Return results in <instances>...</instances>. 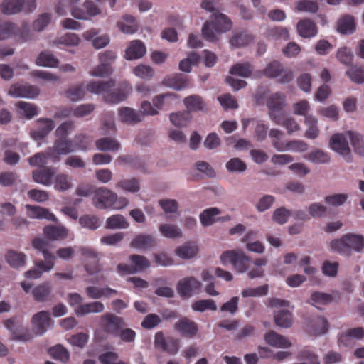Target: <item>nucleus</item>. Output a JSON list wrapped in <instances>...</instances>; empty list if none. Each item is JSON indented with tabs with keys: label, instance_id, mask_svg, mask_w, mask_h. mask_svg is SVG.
<instances>
[{
	"label": "nucleus",
	"instance_id": "8",
	"mask_svg": "<svg viewBox=\"0 0 364 364\" xmlns=\"http://www.w3.org/2000/svg\"><path fill=\"white\" fill-rule=\"evenodd\" d=\"M131 265L127 264H119L117 267V271L119 274H134L140 272L149 268L151 262L144 256L139 255H132L129 257Z\"/></svg>",
	"mask_w": 364,
	"mask_h": 364
},
{
	"label": "nucleus",
	"instance_id": "28",
	"mask_svg": "<svg viewBox=\"0 0 364 364\" xmlns=\"http://www.w3.org/2000/svg\"><path fill=\"white\" fill-rule=\"evenodd\" d=\"M52 290L53 286L50 283L43 282L32 289V295L38 302L50 301L52 299Z\"/></svg>",
	"mask_w": 364,
	"mask_h": 364
},
{
	"label": "nucleus",
	"instance_id": "61",
	"mask_svg": "<svg viewBox=\"0 0 364 364\" xmlns=\"http://www.w3.org/2000/svg\"><path fill=\"white\" fill-rule=\"evenodd\" d=\"M50 355L54 358L66 363L69 360L70 355L68 351L60 345H57L50 349Z\"/></svg>",
	"mask_w": 364,
	"mask_h": 364
},
{
	"label": "nucleus",
	"instance_id": "60",
	"mask_svg": "<svg viewBox=\"0 0 364 364\" xmlns=\"http://www.w3.org/2000/svg\"><path fill=\"white\" fill-rule=\"evenodd\" d=\"M192 308L195 311L203 312L206 310L215 311L217 309L216 304L213 299H200L195 301Z\"/></svg>",
	"mask_w": 364,
	"mask_h": 364
},
{
	"label": "nucleus",
	"instance_id": "48",
	"mask_svg": "<svg viewBox=\"0 0 364 364\" xmlns=\"http://www.w3.org/2000/svg\"><path fill=\"white\" fill-rule=\"evenodd\" d=\"M193 116L186 110L173 112L170 114L171 122L176 127H186L191 122Z\"/></svg>",
	"mask_w": 364,
	"mask_h": 364
},
{
	"label": "nucleus",
	"instance_id": "17",
	"mask_svg": "<svg viewBox=\"0 0 364 364\" xmlns=\"http://www.w3.org/2000/svg\"><path fill=\"white\" fill-rule=\"evenodd\" d=\"M154 346L156 348L168 353L170 355H175L179 350L178 340L172 338H166L161 331H158L154 338Z\"/></svg>",
	"mask_w": 364,
	"mask_h": 364
},
{
	"label": "nucleus",
	"instance_id": "9",
	"mask_svg": "<svg viewBox=\"0 0 364 364\" xmlns=\"http://www.w3.org/2000/svg\"><path fill=\"white\" fill-rule=\"evenodd\" d=\"M202 284L193 276L181 279L176 284V291L181 298L188 299L200 292Z\"/></svg>",
	"mask_w": 364,
	"mask_h": 364
},
{
	"label": "nucleus",
	"instance_id": "64",
	"mask_svg": "<svg viewBox=\"0 0 364 364\" xmlns=\"http://www.w3.org/2000/svg\"><path fill=\"white\" fill-rule=\"evenodd\" d=\"M98 359L102 364H129L122 360L117 361L118 355L114 352L102 353L99 355Z\"/></svg>",
	"mask_w": 364,
	"mask_h": 364
},
{
	"label": "nucleus",
	"instance_id": "44",
	"mask_svg": "<svg viewBox=\"0 0 364 364\" xmlns=\"http://www.w3.org/2000/svg\"><path fill=\"white\" fill-rule=\"evenodd\" d=\"M26 256L23 252H18L14 250H9L6 255V259L9 265L14 268H18L24 266Z\"/></svg>",
	"mask_w": 364,
	"mask_h": 364
},
{
	"label": "nucleus",
	"instance_id": "45",
	"mask_svg": "<svg viewBox=\"0 0 364 364\" xmlns=\"http://www.w3.org/2000/svg\"><path fill=\"white\" fill-rule=\"evenodd\" d=\"M58 63V60L49 51L40 53L36 59V64L42 67L57 68Z\"/></svg>",
	"mask_w": 364,
	"mask_h": 364
},
{
	"label": "nucleus",
	"instance_id": "25",
	"mask_svg": "<svg viewBox=\"0 0 364 364\" xmlns=\"http://www.w3.org/2000/svg\"><path fill=\"white\" fill-rule=\"evenodd\" d=\"M87 296L91 299H100L102 297L109 298L111 295H116L117 290L109 287H98L96 286H88L85 288Z\"/></svg>",
	"mask_w": 364,
	"mask_h": 364
},
{
	"label": "nucleus",
	"instance_id": "32",
	"mask_svg": "<svg viewBox=\"0 0 364 364\" xmlns=\"http://www.w3.org/2000/svg\"><path fill=\"white\" fill-rule=\"evenodd\" d=\"M308 144L301 140H291L285 144L274 143V149L279 151L291 150L296 152H303L308 150Z\"/></svg>",
	"mask_w": 364,
	"mask_h": 364
},
{
	"label": "nucleus",
	"instance_id": "47",
	"mask_svg": "<svg viewBox=\"0 0 364 364\" xmlns=\"http://www.w3.org/2000/svg\"><path fill=\"white\" fill-rule=\"evenodd\" d=\"M175 252L180 258L188 259V258H193L197 255L198 247L194 243H186L176 248Z\"/></svg>",
	"mask_w": 364,
	"mask_h": 364
},
{
	"label": "nucleus",
	"instance_id": "22",
	"mask_svg": "<svg viewBox=\"0 0 364 364\" xmlns=\"http://www.w3.org/2000/svg\"><path fill=\"white\" fill-rule=\"evenodd\" d=\"M183 104L186 111L189 112L190 114L200 111H207V104L201 96L196 94L186 97L183 99Z\"/></svg>",
	"mask_w": 364,
	"mask_h": 364
},
{
	"label": "nucleus",
	"instance_id": "52",
	"mask_svg": "<svg viewBox=\"0 0 364 364\" xmlns=\"http://www.w3.org/2000/svg\"><path fill=\"white\" fill-rule=\"evenodd\" d=\"M304 158L315 164L328 163L329 155L321 149H314L304 155Z\"/></svg>",
	"mask_w": 364,
	"mask_h": 364
},
{
	"label": "nucleus",
	"instance_id": "58",
	"mask_svg": "<svg viewBox=\"0 0 364 364\" xmlns=\"http://www.w3.org/2000/svg\"><path fill=\"white\" fill-rule=\"evenodd\" d=\"M304 122L309 126L306 130L304 136L309 139H316L318 136V129L316 126L317 119L312 115L305 117Z\"/></svg>",
	"mask_w": 364,
	"mask_h": 364
},
{
	"label": "nucleus",
	"instance_id": "20",
	"mask_svg": "<svg viewBox=\"0 0 364 364\" xmlns=\"http://www.w3.org/2000/svg\"><path fill=\"white\" fill-rule=\"evenodd\" d=\"M9 94L15 97L35 98L40 94V90L35 85L16 83L11 86Z\"/></svg>",
	"mask_w": 364,
	"mask_h": 364
},
{
	"label": "nucleus",
	"instance_id": "63",
	"mask_svg": "<svg viewBox=\"0 0 364 364\" xmlns=\"http://www.w3.org/2000/svg\"><path fill=\"white\" fill-rule=\"evenodd\" d=\"M82 227L95 230L100 226L99 218L95 215H85L81 216L79 220Z\"/></svg>",
	"mask_w": 364,
	"mask_h": 364
},
{
	"label": "nucleus",
	"instance_id": "50",
	"mask_svg": "<svg viewBox=\"0 0 364 364\" xmlns=\"http://www.w3.org/2000/svg\"><path fill=\"white\" fill-rule=\"evenodd\" d=\"M220 213L221 211L215 207L205 209L200 215L202 225L207 227L213 225L215 221V217Z\"/></svg>",
	"mask_w": 364,
	"mask_h": 364
},
{
	"label": "nucleus",
	"instance_id": "26",
	"mask_svg": "<svg viewBox=\"0 0 364 364\" xmlns=\"http://www.w3.org/2000/svg\"><path fill=\"white\" fill-rule=\"evenodd\" d=\"M146 53V48L144 44L140 40L132 41L125 52L126 59L131 60L139 59L144 56Z\"/></svg>",
	"mask_w": 364,
	"mask_h": 364
},
{
	"label": "nucleus",
	"instance_id": "34",
	"mask_svg": "<svg viewBox=\"0 0 364 364\" xmlns=\"http://www.w3.org/2000/svg\"><path fill=\"white\" fill-rule=\"evenodd\" d=\"M87 85L84 82L75 84L70 86L65 92V97L73 102H77L82 100L85 95Z\"/></svg>",
	"mask_w": 364,
	"mask_h": 364
},
{
	"label": "nucleus",
	"instance_id": "39",
	"mask_svg": "<svg viewBox=\"0 0 364 364\" xmlns=\"http://www.w3.org/2000/svg\"><path fill=\"white\" fill-rule=\"evenodd\" d=\"M355 28V19L350 15H345L338 21L337 29L342 34L353 33Z\"/></svg>",
	"mask_w": 364,
	"mask_h": 364
},
{
	"label": "nucleus",
	"instance_id": "27",
	"mask_svg": "<svg viewBox=\"0 0 364 364\" xmlns=\"http://www.w3.org/2000/svg\"><path fill=\"white\" fill-rule=\"evenodd\" d=\"M26 208L28 211V216L30 218H38L43 219L45 218L46 220L56 222L57 218L55 216L50 212L47 208L38 206L33 205L30 204H27L26 205Z\"/></svg>",
	"mask_w": 364,
	"mask_h": 364
},
{
	"label": "nucleus",
	"instance_id": "3",
	"mask_svg": "<svg viewBox=\"0 0 364 364\" xmlns=\"http://www.w3.org/2000/svg\"><path fill=\"white\" fill-rule=\"evenodd\" d=\"M231 22L228 16L222 13L214 11L211 21H206L202 27V36L204 39L213 42L217 40L216 33H223L230 30Z\"/></svg>",
	"mask_w": 364,
	"mask_h": 364
},
{
	"label": "nucleus",
	"instance_id": "53",
	"mask_svg": "<svg viewBox=\"0 0 364 364\" xmlns=\"http://www.w3.org/2000/svg\"><path fill=\"white\" fill-rule=\"evenodd\" d=\"M346 134L350 137V141H351L354 151L360 156H364V144L362 135L353 131H348Z\"/></svg>",
	"mask_w": 364,
	"mask_h": 364
},
{
	"label": "nucleus",
	"instance_id": "5",
	"mask_svg": "<svg viewBox=\"0 0 364 364\" xmlns=\"http://www.w3.org/2000/svg\"><path fill=\"white\" fill-rule=\"evenodd\" d=\"M220 262L224 265L230 263L238 272H245L250 268L251 259L241 250H228L220 255Z\"/></svg>",
	"mask_w": 364,
	"mask_h": 364
},
{
	"label": "nucleus",
	"instance_id": "33",
	"mask_svg": "<svg viewBox=\"0 0 364 364\" xmlns=\"http://www.w3.org/2000/svg\"><path fill=\"white\" fill-rule=\"evenodd\" d=\"M166 85L176 90H181L188 86V80L183 74H176L164 80Z\"/></svg>",
	"mask_w": 364,
	"mask_h": 364
},
{
	"label": "nucleus",
	"instance_id": "31",
	"mask_svg": "<svg viewBox=\"0 0 364 364\" xmlns=\"http://www.w3.org/2000/svg\"><path fill=\"white\" fill-rule=\"evenodd\" d=\"M118 115L119 120L122 121L124 123L136 124L142 120L141 114L132 108H119Z\"/></svg>",
	"mask_w": 364,
	"mask_h": 364
},
{
	"label": "nucleus",
	"instance_id": "62",
	"mask_svg": "<svg viewBox=\"0 0 364 364\" xmlns=\"http://www.w3.org/2000/svg\"><path fill=\"white\" fill-rule=\"evenodd\" d=\"M73 143L74 144V151L77 150L86 151L89 148L90 140L89 136L84 134H79L74 136Z\"/></svg>",
	"mask_w": 364,
	"mask_h": 364
},
{
	"label": "nucleus",
	"instance_id": "2",
	"mask_svg": "<svg viewBox=\"0 0 364 364\" xmlns=\"http://www.w3.org/2000/svg\"><path fill=\"white\" fill-rule=\"evenodd\" d=\"M331 247L334 251L349 257L353 252H360L363 250L364 237L360 235L347 233L340 239L333 240Z\"/></svg>",
	"mask_w": 364,
	"mask_h": 364
},
{
	"label": "nucleus",
	"instance_id": "18",
	"mask_svg": "<svg viewBox=\"0 0 364 364\" xmlns=\"http://www.w3.org/2000/svg\"><path fill=\"white\" fill-rule=\"evenodd\" d=\"M79 252L85 259L88 262L85 264L86 272L89 274H94L100 272V267L99 264L98 253L92 247H80Z\"/></svg>",
	"mask_w": 364,
	"mask_h": 364
},
{
	"label": "nucleus",
	"instance_id": "15",
	"mask_svg": "<svg viewBox=\"0 0 364 364\" xmlns=\"http://www.w3.org/2000/svg\"><path fill=\"white\" fill-rule=\"evenodd\" d=\"M82 7L73 6L70 11L71 15L77 19L88 20L101 14L100 8L91 0H85Z\"/></svg>",
	"mask_w": 364,
	"mask_h": 364
},
{
	"label": "nucleus",
	"instance_id": "10",
	"mask_svg": "<svg viewBox=\"0 0 364 364\" xmlns=\"http://www.w3.org/2000/svg\"><path fill=\"white\" fill-rule=\"evenodd\" d=\"M100 325L104 332L117 336L119 331L125 326V323L122 317L111 313H105L101 316Z\"/></svg>",
	"mask_w": 364,
	"mask_h": 364
},
{
	"label": "nucleus",
	"instance_id": "46",
	"mask_svg": "<svg viewBox=\"0 0 364 364\" xmlns=\"http://www.w3.org/2000/svg\"><path fill=\"white\" fill-rule=\"evenodd\" d=\"M267 105L272 112L282 110L285 105L284 94L275 93L271 95L267 100Z\"/></svg>",
	"mask_w": 364,
	"mask_h": 364
},
{
	"label": "nucleus",
	"instance_id": "24",
	"mask_svg": "<svg viewBox=\"0 0 364 364\" xmlns=\"http://www.w3.org/2000/svg\"><path fill=\"white\" fill-rule=\"evenodd\" d=\"M178 99V95L173 93L159 94L153 98V105L158 109H168Z\"/></svg>",
	"mask_w": 364,
	"mask_h": 364
},
{
	"label": "nucleus",
	"instance_id": "14",
	"mask_svg": "<svg viewBox=\"0 0 364 364\" xmlns=\"http://www.w3.org/2000/svg\"><path fill=\"white\" fill-rule=\"evenodd\" d=\"M33 331L36 335H43L48 328L53 326V321L49 312L41 311L33 315L31 318Z\"/></svg>",
	"mask_w": 364,
	"mask_h": 364
},
{
	"label": "nucleus",
	"instance_id": "38",
	"mask_svg": "<svg viewBox=\"0 0 364 364\" xmlns=\"http://www.w3.org/2000/svg\"><path fill=\"white\" fill-rule=\"evenodd\" d=\"M117 25L119 29L126 34H132L138 30L136 18L128 14L124 15L123 16V21L117 22Z\"/></svg>",
	"mask_w": 364,
	"mask_h": 364
},
{
	"label": "nucleus",
	"instance_id": "4",
	"mask_svg": "<svg viewBox=\"0 0 364 364\" xmlns=\"http://www.w3.org/2000/svg\"><path fill=\"white\" fill-rule=\"evenodd\" d=\"M14 38L17 43H23L31 39L29 26L23 23L21 26L12 22L0 23V41Z\"/></svg>",
	"mask_w": 364,
	"mask_h": 364
},
{
	"label": "nucleus",
	"instance_id": "23",
	"mask_svg": "<svg viewBox=\"0 0 364 364\" xmlns=\"http://www.w3.org/2000/svg\"><path fill=\"white\" fill-rule=\"evenodd\" d=\"M37 122L39 124L38 129L35 131H32L31 135L36 140L43 139L47 136L48 134L55 127V122L51 119L48 118H41Z\"/></svg>",
	"mask_w": 364,
	"mask_h": 364
},
{
	"label": "nucleus",
	"instance_id": "13",
	"mask_svg": "<svg viewBox=\"0 0 364 364\" xmlns=\"http://www.w3.org/2000/svg\"><path fill=\"white\" fill-rule=\"evenodd\" d=\"M32 246L41 251L44 260H40L39 267H43L45 270H52L55 266V255L48 250L49 243L41 238H35L32 240Z\"/></svg>",
	"mask_w": 364,
	"mask_h": 364
},
{
	"label": "nucleus",
	"instance_id": "51",
	"mask_svg": "<svg viewBox=\"0 0 364 364\" xmlns=\"http://www.w3.org/2000/svg\"><path fill=\"white\" fill-rule=\"evenodd\" d=\"M276 326L281 328H289L292 324V315L289 311L281 310L277 312L274 316Z\"/></svg>",
	"mask_w": 364,
	"mask_h": 364
},
{
	"label": "nucleus",
	"instance_id": "29",
	"mask_svg": "<svg viewBox=\"0 0 364 364\" xmlns=\"http://www.w3.org/2000/svg\"><path fill=\"white\" fill-rule=\"evenodd\" d=\"M264 339L269 345L277 348H287L291 345L285 336L277 333L274 331H270L266 333Z\"/></svg>",
	"mask_w": 364,
	"mask_h": 364
},
{
	"label": "nucleus",
	"instance_id": "43",
	"mask_svg": "<svg viewBox=\"0 0 364 364\" xmlns=\"http://www.w3.org/2000/svg\"><path fill=\"white\" fill-rule=\"evenodd\" d=\"M253 72V67L250 63H242L233 65L230 69V73L232 75L247 78L250 77Z\"/></svg>",
	"mask_w": 364,
	"mask_h": 364
},
{
	"label": "nucleus",
	"instance_id": "19",
	"mask_svg": "<svg viewBox=\"0 0 364 364\" xmlns=\"http://www.w3.org/2000/svg\"><path fill=\"white\" fill-rule=\"evenodd\" d=\"M174 329L183 336L193 338L198 333V326L193 320L187 317H183L175 323Z\"/></svg>",
	"mask_w": 364,
	"mask_h": 364
},
{
	"label": "nucleus",
	"instance_id": "56",
	"mask_svg": "<svg viewBox=\"0 0 364 364\" xmlns=\"http://www.w3.org/2000/svg\"><path fill=\"white\" fill-rule=\"evenodd\" d=\"M295 10L299 12L316 14L318 10V6L316 2L311 0H299L296 3Z\"/></svg>",
	"mask_w": 364,
	"mask_h": 364
},
{
	"label": "nucleus",
	"instance_id": "54",
	"mask_svg": "<svg viewBox=\"0 0 364 364\" xmlns=\"http://www.w3.org/2000/svg\"><path fill=\"white\" fill-rule=\"evenodd\" d=\"M159 230L162 235L167 238H178L182 236V232L178 227L172 224H161Z\"/></svg>",
	"mask_w": 364,
	"mask_h": 364
},
{
	"label": "nucleus",
	"instance_id": "21",
	"mask_svg": "<svg viewBox=\"0 0 364 364\" xmlns=\"http://www.w3.org/2000/svg\"><path fill=\"white\" fill-rule=\"evenodd\" d=\"M55 171L53 167H43L33 171L32 178L34 181L46 186H49L53 183Z\"/></svg>",
	"mask_w": 364,
	"mask_h": 364
},
{
	"label": "nucleus",
	"instance_id": "55",
	"mask_svg": "<svg viewBox=\"0 0 364 364\" xmlns=\"http://www.w3.org/2000/svg\"><path fill=\"white\" fill-rule=\"evenodd\" d=\"M129 226L124 216L121 215H114L107 218L105 228L108 229H126Z\"/></svg>",
	"mask_w": 364,
	"mask_h": 364
},
{
	"label": "nucleus",
	"instance_id": "36",
	"mask_svg": "<svg viewBox=\"0 0 364 364\" xmlns=\"http://www.w3.org/2000/svg\"><path fill=\"white\" fill-rule=\"evenodd\" d=\"M18 114L27 119H31L38 114V108L35 105L24 101L16 104Z\"/></svg>",
	"mask_w": 364,
	"mask_h": 364
},
{
	"label": "nucleus",
	"instance_id": "16",
	"mask_svg": "<svg viewBox=\"0 0 364 364\" xmlns=\"http://www.w3.org/2000/svg\"><path fill=\"white\" fill-rule=\"evenodd\" d=\"M74 151V144L70 139H56L53 146L48 149V154L53 161L60 160L59 155H68Z\"/></svg>",
	"mask_w": 364,
	"mask_h": 364
},
{
	"label": "nucleus",
	"instance_id": "59",
	"mask_svg": "<svg viewBox=\"0 0 364 364\" xmlns=\"http://www.w3.org/2000/svg\"><path fill=\"white\" fill-rule=\"evenodd\" d=\"M346 75L352 80V82L358 84L364 82V67L363 66H353L346 70Z\"/></svg>",
	"mask_w": 364,
	"mask_h": 364
},
{
	"label": "nucleus",
	"instance_id": "49",
	"mask_svg": "<svg viewBox=\"0 0 364 364\" xmlns=\"http://www.w3.org/2000/svg\"><path fill=\"white\" fill-rule=\"evenodd\" d=\"M254 40V37L246 31L240 32L232 36L230 40L232 46L241 48L247 46Z\"/></svg>",
	"mask_w": 364,
	"mask_h": 364
},
{
	"label": "nucleus",
	"instance_id": "41",
	"mask_svg": "<svg viewBox=\"0 0 364 364\" xmlns=\"http://www.w3.org/2000/svg\"><path fill=\"white\" fill-rule=\"evenodd\" d=\"M43 233L47 239L59 240L67 237L68 230L63 227L47 225L43 228Z\"/></svg>",
	"mask_w": 364,
	"mask_h": 364
},
{
	"label": "nucleus",
	"instance_id": "7",
	"mask_svg": "<svg viewBox=\"0 0 364 364\" xmlns=\"http://www.w3.org/2000/svg\"><path fill=\"white\" fill-rule=\"evenodd\" d=\"M261 73L269 78H279V82L282 83L291 82L294 79L292 72L284 68L282 64L277 60L269 63Z\"/></svg>",
	"mask_w": 364,
	"mask_h": 364
},
{
	"label": "nucleus",
	"instance_id": "40",
	"mask_svg": "<svg viewBox=\"0 0 364 364\" xmlns=\"http://www.w3.org/2000/svg\"><path fill=\"white\" fill-rule=\"evenodd\" d=\"M95 145L97 150L102 151H115L120 148L119 143L115 139L109 136H104L97 139Z\"/></svg>",
	"mask_w": 364,
	"mask_h": 364
},
{
	"label": "nucleus",
	"instance_id": "42",
	"mask_svg": "<svg viewBox=\"0 0 364 364\" xmlns=\"http://www.w3.org/2000/svg\"><path fill=\"white\" fill-rule=\"evenodd\" d=\"M264 36L269 41H287L289 38L288 31L282 26H274L267 29Z\"/></svg>",
	"mask_w": 364,
	"mask_h": 364
},
{
	"label": "nucleus",
	"instance_id": "57",
	"mask_svg": "<svg viewBox=\"0 0 364 364\" xmlns=\"http://www.w3.org/2000/svg\"><path fill=\"white\" fill-rule=\"evenodd\" d=\"M117 187L132 193L139 192L140 190L139 181L136 178L121 180L117 183Z\"/></svg>",
	"mask_w": 364,
	"mask_h": 364
},
{
	"label": "nucleus",
	"instance_id": "12",
	"mask_svg": "<svg viewBox=\"0 0 364 364\" xmlns=\"http://www.w3.org/2000/svg\"><path fill=\"white\" fill-rule=\"evenodd\" d=\"M117 194L106 188H99L95 191L93 204L98 209H106L116 203Z\"/></svg>",
	"mask_w": 364,
	"mask_h": 364
},
{
	"label": "nucleus",
	"instance_id": "11",
	"mask_svg": "<svg viewBox=\"0 0 364 364\" xmlns=\"http://www.w3.org/2000/svg\"><path fill=\"white\" fill-rule=\"evenodd\" d=\"M331 149L341 154L347 163L352 161V154L346 136L343 134H336L331 135L329 140Z\"/></svg>",
	"mask_w": 364,
	"mask_h": 364
},
{
	"label": "nucleus",
	"instance_id": "1",
	"mask_svg": "<svg viewBox=\"0 0 364 364\" xmlns=\"http://www.w3.org/2000/svg\"><path fill=\"white\" fill-rule=\"evenodd\" d=\"M87 91L93 94H102L104 101L118 104L124 101L132 91V86L126 81L119 82L115 87L114 80L91 81L87 84Z\"/></svg>",
	"mask_w": 364,
	"mask_h": 364
},
{
	"label": "nucleus",
	"instance_id": "30",
	"mask_svg": "<svg viewBox=\"0 0 364 364\" xmlns=\"http://www.w3.org/2000/svg\"><path fill=\"white\" fill-rule=\"evenodd\" d=\"M297 31L301 37L311 38L316 35L317 27L311 20L303 19L298 22Z\"/></svg>",
	"mask_w": 364,
	"mask_h": 364
},
{
	"label": "nucleus",
	"instance_id": "37",
	"mask_svg": "<svg viewBox=\"0 0 364 364\" xmlns=\"http://www.w3.org/2000/svg\"><path fill=\"white\" fill-rule=\"evenodd\" d=\"M155 245V239L151 235L141 234L134 238L130 246L141 250H146Z\"/></svg>",
	"mask_w": 364,
	"mask_h": 364
},
{
	"label": "nucleus",
	"instance_id": "35",
	"mask_svg": "<svg viewBox=\"0 0 364 364\" xmlns=\"http://www.w3.org/2000/svg\"><path fill=\"white\" fill-rule=\"evenodd\" d=\"M104 311V305L101 301H92L80 305L75 312L78 316H84L87 314L102 313Z\"/></svg>",
	"mask_w": 364,
	"mask_h": 364
},
{
	"label": "nucleus",
	"instance_id": "6",
	"mask_svg": "<svg viewBox=\"0 0 364 364\" xmlns=\"http://www.w3.org/2000/svg\"><path fill=\"white\" fill-rule=\"evenodd\" d=\"M36 7V0H4L1 4V11L11 15L22 11L33 12Z\"/></svg>",
	"mask_w": 364,
	"mask_h": 364
}]
</instances>
